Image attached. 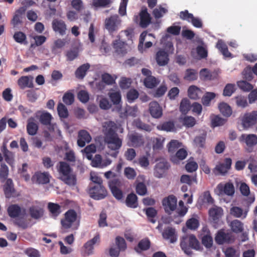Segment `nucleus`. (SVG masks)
<instances>
[{
  "label": "nucleus",
  "mask_w": 257,
  "mask_h": 257,
  "mask_svg": "<svg viewBox=\"0 0 257 257\" xmlns=\"http://www.w3.org/2000/svg\"><path fill=\"white\" fill-rule=\"evenodd\" d=\"M57 111L59 117L61 118H65L68 116L69 113L67 107L61 102L58 104Z\"/></svg>",
  "instance_id": "obj_44"
},
{
  "label": "nucleus",
  "mask_w": 257,
  "mask_h": 257,
  "mask_svg": "<svg viewBox=\"0 0 257 257\" xmlns=\"http://www.w3.org/2000/svg\"><path fill=\"white\" fill-rule=\"evenodd\" d=\"M149 110L151 115L154 118H160L162 115V109L157 101H152L149 104Z\"/></svg>",
  "instance_id": "obj_18"
},
{
  "label": "nucleus",
  "mask_w": 257,
  "mask_h": 257,
  "mask_svg": "<svg viewBox=\"0 0 257 257\" xmlns=\"http://www.w3.org/2000/svg\"><path fill=\"white\" fill-rule=\"evenodd\" d=\"M124 174L128 179H134L137 176V173L134 169L131 167H126L124 169Z\"/></svg>",
  "instance_id": "obj_61"
},
{
  "label": "nucleus",
  "mask_w": 257,
  "mask_h": 257,
  "mask_svg": "<svg viewBox=\"0 0 257 257\" xmlns=\"http://www.w3.org/2000/svg\"><path fill=\"white\" fill-rule=\"evenodd\" d=\"M188 243L190 247L196 250L200 249V244L196 237L193 234H189L183 238V240L181 242V246L182 249L186 248V243Z\"/></svg>",
  "instance_id": "obj_11"
},
{
  "label": "nucleus",
  "mask_w": 257,
  "mask_h": 257,
  "mask_svg": "<svg viewBox=\"0 0 257 257\" xmlns=\"http://www.w3.org/2000/svg\"><path fill=\"white\" fill-rule=\"evenodd\" d=\"M99 241V236L96 235L92 239L86 242L82 249L81 255L84 257L93 254L94 245Z\"/></svg>",
  "instance_id": "obj_8"
},
{
  "label": "nucleus",
  "mask_w": 257,
  "mask_h": 257,
  "mask_svg": "<svg viewBox=\"0 0 257 257\" xmlns=\"http://www.w3.org/2000/svg\"><path fill=\"white\" fill-rule=\"evenodd\" d=\"M226 121V119H224L218 115L214 116L211 118V126L215 127L222 125L225 124Z\"/></svg>",
  "instance_id": "obj_46"
},
{
  "label": "nucleus",
  "mask_w": 257,
  "mask_h": 257,
  "mask_svg": "<svg viewBox=\"0 0 257 257\" xmlns=\"http://www.w3.org/2000/svg\"><path fill=\"white\" fill-rule=\"evenodd\" d=\"M199 201H200L202 204H211L213 202V199L211 197L209 192L206 191L200 197Z\"/></svg>",
  "instance_id": "obj_50"
},
{
  "label": "nucleus",
  "mask_w": 257,
  "mask_h": 257,
  "mask_svg": "<svg viewBox=\"0 0 257 257\" xmlns=\"http://www.w3.org/2000/svg\"><path fill=\"white\" fill-rule=\"evenodd\" d=\"M63 101L66 105L72 104L74 101V96L72 93L66 92L63 96Z\"/></svg>",
  "instance_id": "obj_63"
},
{
  "label": "nucleus",
  "mask_w": 257,
  "mask_h": 257,
  "mask_svg": "<svg viewBox=\"0 0 257 257\" xmlns=\"http://www.w3.org/2000/svg\"><path fill=\"white\" fill-rule=\"evenodd\" d=\"M52 27L54 31L59 33L60 35L63 36L66 34L67 26L63 20L54 19L52 21Z\"/></svg>",
  "instance_id": "obj_13"
},
{
  "label": "nucleus",
  "mask_w": 257,
  "mask_h": 257,
  "mask_svg": "<svg viewBox=\"0 0 257 257\" xmlns=\"http://www.w3.org/2000/svg\"><path fill=\"white\" fill-rule=\"evenodd\" d=\"M183 124L187 127H193L195 123V119L192 116H185L182 120Z\"/></svg>",
  "instance_id": "obj_55"
},
{
  "label": "nucleus",
  "mask_w": 257,
  "mask_h": 257,
  "mask_svg": "<svg viewBox=\"0 0 257 257\" xmlns=\"http://www.w3.org/2000/svg\"><path fill=\"white\" fill-rule=\"evenodd\" d=\"M168 164L167 161L164 159H162L156 165L155 171L162 174L165 170L168 168Z\"/></svg>",
  "instance_id": "obj_47"
},
{
  "label": "nucleus",
  "mask_w": 257,
  "mask_h": 257,
  "mask_svg": "<svg viewBox=\"0 0 257 257\" xmlns=\"http://www.w3.org/2000/svg\"><path fill=\"white\" fill-rule=\"evenodd\" d=\"M65 217L61 219V223L64 229L77 230L80 224L79 220L77 218V214L73 209H70L65 212Z\"/></svg>",
  "instance_id": "obj_2"
},
{
  "label": "nucleus",
  "mask_w": 257,
  "mask_h": 257,
  "mask_svg": "<svg viewBox=\"0 0 257 257\" xmlns=\"http://www.w3.org/2000/svg\"><path fill=\"white\" fill-rule=\"evenodd\" d=\"M50 176L47 172H37L32 177L33 182L39 184H47L49 182Z\"/></svg>",
  "instance_id": "obj_19"
},
{
  "label": "nucleus",
  "mask_w": 257,
  "mask_h": 257,
  "mask_svg": "<svg viewBox=\"0 0 257 257\" xmlns=\"http://www.w3.org/2000/svg\"><path fill=\"white\" fill-rule=\"evenodd\" d=\"M209 214L214 220H216L222 216L223 210L220 207H214L209 210Z\"/></svg>",
  "instance_id": "obj_38"
},
{
  "label": "nucleus",
  "mask_w": 257,
  "mask_h": 257,
  "mask_svg": "<svg viewBox=\"0 0 257 257\" xmlns=\"http://www.w3.org/2000/svg\"><path fill=\"white\" fill-rule=\"evenodd\" d=\"M235 90V84L228 83L226 85L223 89V95L225 96H230Z\"/></svg>",
  "instance_id": "obj_54"
},
{
  "label": "nucleus",
  "mask_w": 257,
  "mask_h": 257,
  "mask_svg": "<svg viewBox=\"0 0 257 257\" xmlns=\"http://www.w3.org/2000/svg\"><path fill=\"white\" fill-rule=\"evenodd\" d=\"M230 213L231 215L236 218H245L246 217L247 212L236 206L232 207L230 210Z\"/></svg>",
  "instance_id": "obj_29"
},
{
  "label": "nucleus",
  "mask_w": 257,
  "mask_h": 257,
  "mask_svg": "<svg viewBox=\"0 0 257 257\" xmlns=\"http://www.w3.org/2000/svg\"><path fill=\"white\" fill-rule=\"evenodd\" d=\"M53 118L52 115L48 112H43L39 116V121L44 125L51 124V121Z\"/></svg>",
  "instance_id": "obj_37"
},
{
  "label": "nucleus",
  "mask_w": 257,
  "mask_h": 257,
  "mask_svg": "<svg viewBox=\"0 0 257 257\" xmlns=\"http://www.w3.org/2000/svg\"><path fill=\"white\" fill-rule=\"evenodd\" d=\"M137 196L133 193L129 194L126 199V205L131 208H136L138 206Z\"/></svg>",
  "instance_id": "obj_40"
},
{
  "label": "nucleus",
  "mask_w": 257,
  "mask_h": 257,
  "mask_svg": "<svg viewBox=\"0 0 257 257\" xmlns=\"http://www.w3.org/2000/svg\"><path fill=\"white\" fill-rule=\"evenodd\" d=\"M9 174V169L5 164H2L0 169V179L2 182H4L7 179Z\"/></svg>",
  "instance_id": "obj_58"
},
{
  "label": "nucleus",
  "mask_w": 257,
  "mask_h": 257,
  "mask_svg": "<svg viewBox=\"0 0 257 257\" xmlns=\"http://www.w3.org/2000/svg\"><path fill=\"white\" fill-rule=\"evenodd\" d=\"M13 39L15 42L21 45L28 44L26 35L21 31L16 32L13 35Z\"/></svg>",
  "instance_id": "obj_26"
},
{
  "label": "nucleus",
  "mask_w": 257,
  "mask_h": 257,
  "mask_svg": "<svg viewBox=\"0 0 257 257\" xmlns=\"http://www.w3.org/2000/svg\"><path fill=\"white\" fill-rule=\"evenodd\" d=\"M177 200L174 195H170L167 198H165L163 200V205L165 207L167 212L172 211L174 210L177 207Z\"/></svg>",
  "instance_id": "obj_15"
},
{
  "label": "nucleus",
  "mask_w": 257,
  "mask_h": 257,
  "mask_svg": "<svg viewBox=\"0 0 257 257\" xmlns=\"http://www.w3.org/2000/svg\"><path fill=\"white\" fill-rule=\"evenodd\" d=\"M228 225L231 231L234 233H240L243 230V224L239 220L234 219L230 221Z\"/></svg>",
  "instance_id": "obj_25"
},
{
  "label": "nucleus",
  "mask_w": 257,
  "mask_h": 257,
  "mask_svg": "<svg viewBox=\"0 0 257 257\" xmlns=\"http://www.w3.org/2000/svg\"><path fill=\"white\" fill-rule=\"evenodd\" d=\"M30 213L32 218L38 219L43 216V209L41 207L33 206L30 208Z\"/></svg>",
  "instance_id": "obj_36"
},
{
  "label": "nucleus",
  "mask_w": 257,
  "mask_h": 257,
  "mask_svg": "<svg viewBox=\"0 0 257 257\" xmlns=\"http://www.w3.org/2000/svg\"><path fill=\"white\" fill-rule=\"evenodd\" d=\"M8 212L11 217L15 218L23 216L25 214V210L17 205H12L8 208Z\"/></svg>",
  "instance_id": "obj_20"
},
{
  "label": "nucleus",
  "mask_w": 257,
  "mask_h": 257,
  "mask_svg": "<svg viewBox=\"0 0 257 257\" xmlns=\"http://www.w3.org/2000/svg\"><path fill=\"white\" fill-rule=\"evenodd\" d=\"M139 18L140 19L139 25L143 28H147L151 23L152 18L146 7L142 8L139 16H135L134 21L138 23Z\"/></svg>",
  "instance_id": "obj_5"
},
{
  "label": "nucleus",
  "mask_w": 257,
  "mask_h": 257,
  "mask_svg": "<svg viewBox=\"0 0 257 257\" xmlns=\"http://www.w3.org/2000/svg\"><path fill=\"white\" fill-rule=\"evenodd\" d=\"M24 12L25 10L22 8H20L16 11L12 20V24L14 27L18 26L22 23V15L24 14Z\"/></svg>",
  "instance_id": "obj_27"
},
{
  "label": "nucleus",
  "mask_w": 257,
  "mask_h": 257,
  "mask_svg": "<svg viewBox=\"0 0 257 257\" xmlns=\"http://www.w3.org/2000/svg\"><path fill=\"white\" fill-rule=\"evenodd\" d=\"M60 179L69 186H75L76 182L74 175L71 174L69 165L64 162H61L57 166Z\"/></svg>",
  "instance_id": "obj_1"
},
{
  "label": "nucleus",
  "mask_w": 257,
  "mask_h": 257,
  "mask_svg": "<svg viewBox=\"0 0 257 257\" xmlns=\"http://www.w3.org/2000/svg\"><path fill=\"white\" fill-rule=\"evenodd\" d=\"M89 193L91 198L95 200H100L107 195V191L102 185H90Z\"/></svg>",
  "instance_id": "obj_6"
},
{
  "label": "nucleus",
  "mask_w": 257,
  "mask_h": 257,
  "mask_svg": "<svg viewBox=\"0 0 257 257\" xmlns=\"http://www.w3.org/2000/svg\"><path fill=\"white\" fill-rule=\"evenodd\" d=\"M237 84L238 87L244 91H249L253 88L252 85L244 80L238 81Z\"/></svg>",
  "instance_id": "obj_51"
},
{
  "label": "nucleus",
  "mask_w": 257,
  "mask_h": 257,
  "mask_svg": "<svg viewBox=\"0 0 257 257\" xmlns=\"http://www.w3.org/2000/svg\"><path fill=\"white\" fill-rule=\"evenodd\" d=\"M111 3V0H93L92 3L93 6L97 8L108 7Z\"/></svg>",
  "instance_id": "obj_56"
},
{
  "label": "nucleus",
  "mask_w": 257,
  "mask_h": 257,
  "mask_svg": "<svg viewBox=\"0 0 257 257\" xmlns=\"http://www.w3.org/2000/svg\"><path fill=\"white\" fill-rule=\"evenodd\" d=\"M90 68V65L88 63L84 64L79 66L75 71V76L78 78L82 79L86 75V72Z\"/></svg>",
  "instance_id": "obj_28"
},
{
  "label": "nucleus",
  "mask_w": 257,
  "mask_h": 257,
  "mask_svg": "<svg viewBox=\"0 0 257 257\" xmlns=\"http://www.w3.org/2000/svg\"><path fill=\"white\" fill-rule=\"evenodd\" d=\"M91 140L90 134L85 130H81L78 133L77 145L80 147H83L86 143H89Z\"/></svg>",
  "instance_id": "obj_17"
},
{
  "label": "nucleus",
  "mask_w": 257,
  "mask_h": 257,
  "mask_svg": "<svg viewBox=\"0 0 257 257\" xmlns=\"http://www.w3.org/2000/svg\"><path fill=\"white\" fill-rule=\"evenodd\" d=\"M136 190L137 193L141 196H144L147 193V188L144 182H141L136 183Z\"/></svg>",
  "instance_id": "obj_49"
},
{
  "label": "nucleus",
  "mask_w": 257,
  "mask_h": 257,
  "mask_svg": "<svg viewBox=\"0 0 257 257\" xmlns=\"http://www.w3.org/2000/svg\"><path fill=\"white\" fill-rule=\"evenodd\" d=\"M226 257H239V252L232 247L227 248L225 252Z\"/></svg>",
  "instance_id": "obj_64"
},
{
  "label": "nucleus",
  "mask_w": 257,
  "mask_h": 257,
  "mask_svg": "<svg viewBox=\"0 0 257 257\" xmlns=\"http://www.w3.org/2000/svg\"><path fill=\"white\" fill-rule=\"evenodd\" d=\"M187 155V151L184 149H180L176 153V156L172 157L171 158L172 161L174 163H177L178 161L177 159L180 160H184L186 158Z\"/></svg>",
  "instance_id": "obj_43"
},
{
  "label": "nucleus",
  "mask_w": 257,
  "mask_h": 257,
  "mask_svg": "<svg viewBox=\"0 0 257 257\" xmlns=\"http://www.w3.org/2000/svg\"><path fill=\"white\" fill-rule=\"evenodd\" d=\"M198 78V72L197 70L193 69H187L184 76V79L189 81H192L197 80Z\"/></svg>",
  "instance_id": "obj_32"
},
{
  "label": "nucleus",
  "mask_w": 257,
  "mask_h": 257,
  "mask_svg": "<svg viewBox=\"0 0 257 257\" xmlns=\"http://www.w3.org/2000/svg\"><path fill=\"white\" fill-rule=\"evenodd\" d=\"M219 195H226L229 197H232L235 193V189L233 184L231 182L220 183L216 187Z\"/></svg>",
  "instance_id": "obj_10"
},
{
  "label": "nucleus",
  "mask_w": 257,
  "mask_h": 257,
  "mask_svg": "<svg viewBox=\"0 0 257 257\" xmlns=\"http://www.w3.org/2000/svg\"><path fill=\"white\" fill-rule=\"evenodd\" d=\"M35 40L34 44H31V47H35L36 46H40L43 44L46 41V37L42 35H37L33 37Z\"/></svg>",
  "instance_id": "obj_53"
},
{
  "label": "nucleus",
  "mask_w": 257,
  "mask_h": 257,
  "mask_svg": "<svg viewBox=\"0 0 257 257\" xmlns=\"http://www.w3.org/2000/svg\"><path fill=\"white\" fill-rule=\"evenodd\" d=\"M216 47L224 57L231 56V54L229 52L227 45L221 40L218 41Z\"/></svg>",
  "instance_id": "obj_31"
},
{
  "label": "nucleus",
  "mask_w": 257,
  "mask_h": 257,
  "mask_svg": "<svg viewBox=\"0 0 257 257\" xmlns=\"http://www.w3.org/2000/svg\"><path fill=\"white\" fill-rule=\"evenodd\" d=\"M155 59L159 66H165L168 63L169 61V54L165 50L160 49L156 53Z\"/></svg>",
  "instance_id": "obj_14"
},
{
  "label": "nucleus",
  "mask_w": 257,
  "mask_h": 257,
  "mask_svg": "<svg viewBox=\"0 0 257 257\" xmlns=\"http://www.w3.org/2000/svg\"><path fill=\"white\" fill-rule=\"evenodd\" d=\"M182 144L177 140H172L168 145V151L174 153L178 148L181 147Z\"/></svg>",
  "instance_id": "obj_52"
},
{
  "label": "nucleus",
  "mask_w": 257,
  "mask_h": 257,
  "mask_svg": "<svg viewBox=\"0 0 257 257\" xmlns=\"http://www.w3.org/2000/svg\"><path fill=\"white\" fill-rule=\"evenodd\" d=\"M126 46V44L120 40H116L113 43V47L118 55H123L127 53Z\"/></svg>",
  "instance_id": "obj_24"
},
{
  "label": "nucleus",
  "mask_w": 257,
  "mask_h": 257,
  "mask_svg": "<svg viewBox=\"0 0 257 257\" xmlns=\"http://www.w3.org/2000/svg\"><path fill=\"white\" fill-rule=\"evenodd\" d=\"M257 122V111H252L249 113H245L241 119L243 127L247 128L255 124Z\"/></svg>",
  "instance_id": "obj_9"
},
{
  "label": "nucleus",
  "mask_w": 257,
  "mask_h": 257,
  "mask_svg": "<svg viewBox=\"0 0 257 257\" xmlns=\"http://www.w3.org/2000/svg\"><path fill=\"white\" fill-rule=\"evenodd\" d=\"M48 207L50 212L51 216L55 218L57 217L60 214L61 212V207L57 204L54 203H49Z\"/></svg>",
  "instance_id": "obj_33"
},
{
  "label": "nucleus",
  "mask_w": 257,
  "mask_h": 257,
  "mask_svg": "<svg viewBox=\"0 0 257 257\" xmlns=\"http://www.w3.org/2000/svg\"><path fill=\"white\" fill-rule=\"evenodd\" d=\"M165 139L163 137L154 138L153 140V149L154 150L158 151L161 150L163 147V143Z\"/></svg>",
  "instance_id": "obj_45"
},
{
  "label": "nucleus",
  "mask_w": 257,
  "mask_h": 257,
  "mask_svg": "<svg viewBox=\"0 0 257 257\" xmlns=\"http://www.w3.org/2000/svg\"><path fill=\"white\" fill-rule=\"evenodd\" d=\"M82 152L85 153V156L88 160H90L92 159V153H94L96 152V147L93 144H91L87 146L84 150H82Z\"/></svg>",
  "instance_id": "obj_48"
},
{
  "label": "nucleus",
  "mask_w": 257,
  "mask_h": 257,
  "mask_svg": "<svg viewBox=\"0 0 257 257\" xmlns=\"http://www.w3.org/2000/svg\"><path fill=\"white\" fill-rule=\"evenodd\" d=\"M167 12V10L161 6L159 8L155 9L153 11V15L156 19H159L163 17V15Z\"/></svg>",
  "instance_id": "obj_62"
},
{
  "label": "nucleus",
  "mask_w": 257,
  "mask_h": 257,
  "mask_svg": "<svg viewBox=\"0 0 257 257\" xmlns=\"http://www.w3.org/2000/svg\"><path fill=\"white\" fill-rule=\"evenodd\" d=\"M162 236L164 239L171 243L175 242L177 240L175 229L171 227H168L162 232Z\"/></svg>",
  "instance_id": "obj_16"
},
{
  "label": "nucleus",
  "mask_w": 257,
  "mask_h": 257,
  "mask_svg": "<svg viewBox=\"0 0 257 257\" xmlns=\"http://www.w3.org/2000/svg\"><path fill=\"white\" fill-rule=\"evenodd\" d=\"M104 142L107 147L113 151L118 150L122 145V140L118 138L114 130H105Z\"/></svg>",
  "instance_id": "obj_3"
},
{
  "label": "nucleus",
  "mask_w": 257,
  "mask_h": 257,
  "mask_svg": "<svg viewBox=\"0 0 257 257\" xmlns=\"http://www.w3.org/2000/svg\"><path fill=\"white\" fill-rule=\"evenodd\" d=\"M144 82L146 87L153 88L159 83L160 81L154 76H150L144 79Z\"/></svg>",
  "instance_id": "obj_34"
},
{
  "label": "nucleus",
  "mask_w": 257,
  "mask_h": 257,
  "mask_svg": "<svg viewBox=\"0 0 257 257\" xmlns=\"http://www.w3.org/2000/svg\"><path fill=\"white\" fill-rule=\"evenodd\" d=\"M235 237L232 232L223 230L219 231L215 237L216 242L219 244L232 243Z\"/></svg>",
  "instance_id": "obj_7"
},
{
  "label": "nucleus",
  "mask_w": 257,
  "mask_h": 257,
  "mask_svg": "<svg viewBox=\"0 0 257 257\" xmlns=\"http://www.w3.org/2000/svg\"><path fill=\"white\" fill-rule=\"evenodd\" d=\"M4 191L7 198H10L12 196L14 192V188L12 179H8L7 180L4 185Z\"/></svg>",
  "instance_id": "obj_30"
},
{
  "label": "nucleus",
  "mask_w": 257,
  "mask_h": 257,
  "mask_svg": "<svg viewBox=\"0 0 257 257\" xmlns=\"http://www.w3.org/2000/svg\"><path fill=\"white\" fill-rule=\"evenodd\" d=\"M216 96L214 92H207L202 97V103L204 106L210 105L211 101Z\"/></svg>",
  "instance_id": "obj_41"
},
{
  "label": "nucleus",
  "mask_w": 257,
  "mask_h": 257,
  "mask_svg": "<svg viewBox=\"0 0 257 257\" xmlns=\"http://www.w3.org/2000/svg\"><path fill=\"white\" fill-rule=\"evenodd\" d=\"M200 78L203 80H211L212 79V75L207 69L204 68L200 72Z\"/></svg>",
  "instance_id": "obj_57"
},
{
  "label": "nucleus",
  "mask_w": 257,
  "mask_h": 257,
  "mask_svg": "<svg viewBox=\"0 0 257 257\" xmlns=\"http://www.w3.org/2000/svg\"><path fill=\"white\" fill-rule=\"evenodd\" d=\"M190 101L187 98H183L181 101L180 110L183 113L187 112L190 108Z\"/></svg>",
  "instance_id": "obj_59"
},
{
  "label": "nucleus",
  "mask_w": 257,
  "mask_h": 257,
  "mask_svg": "<svg viewBox=\"0 0 257 257\" xmlns=\"http://www.w3.org/2000/svg\"><path fill=\"white\" fill-rule=\"evenodd\" d=\"M128 138L130 140V146L137 147L142 145L144 143L142 137L137 133L128 134Z\"/></svg>",
  "instance_id": "obj_22"
},
{
  "label": "nucleus",
  "mask_w": 257,
  "mask_h": 257,
  "mask_svg": "<svg viewBox=\"0 0 257 257\" xmlns=\"http://www.w3.org/2000/svg\"><path fill=\"white\" fill-rule=\"evenodd\" d=\"M219 109L222 115L226 117L230 116L232 114L231 107L226 103L221 102L218 105Z\"/></svg>",
  "instance_id": "obj_35"
},
{
  "label": "nucleus",
  "mask_w": 257,
  "mask_h": 257,
  "mask_svg": "<svg viewBox=\"0 0 257 257\" xmlns=\"http://www.w3.org/2000/svg\"><path fill=\"white\" fill-rule=\"evenodd\" d=\"M203 92L195 85L190 86L188 89V94L192 99H198L202 95Z\"/></svg>",
  "instance_id": "obj_23"
},
{
  "label": "nucleus",
  "mask_w": 257,
  "mask_h": 257,
  "mask_svg": "<svg viewBox=\"0 0 257 257\" xmlns=\"http://www.w3.org/2000/svg\"><path fill=\"white\" fill-rule=\"evenodd\" d=\"M121 20L117 15L111 16L105 20V29L110 35L116 33L121 26Z\"/></svg>",
  "instance_id": "obj_4"
},
{
  "label": "nucleus",
  "mask_w": 257,
  "mask_h": 257,
  "mask_svg": "<svg viewBox=\"0 0 257 257\" xmlns=\"http://www.w3.org/2000/svg\"><path fill=\"white\" fill-rule=\"evenodd\" d=\"M206 135H202L201 136L196 137L194 140V144L196 147L203 148L205 142Z\"/></svg>",
  "instance_id": "obj_60"
},
{
  "label": "nucleus",
  "mask_w": 257,
  "mask_h": 257,
  "mask_svg": "<svg viewBox=\"0 0 257 257\" xmlns=\"http://www.w3.org/2000/svg\"><path fill=\"white\" fill-rule=\"evenodd\" d=\"M18 84L22 89L26 88H32L34 87L33 78L28 76H21L18 80Z\"/></svg>",
  "instance_id": "obj_21"
},
{
  "label": "nucleus",
  "mask_w": 257,
  "mask_h": 257,
  "mask_svg": "<svg viewBox=\"0 0 257 257\" xmlns=\"http://www.w3.org/2000/svg\"><path fill=\"white\" fill-rule=\"evenodd\" d=\"M244 139L247 146L251 147L257 144V137L254 135H243L241 137Z\"/></svg>",
  "instance_id": "obj_39"
},
{
  "label": "nucleus",
  "mask_w": 257,
  "mask_h": 257,
  "mask_svg": "<svg viewBox=\"0 0 257 257\" xmlns=\"http://www.w3.org/2000/svg\"><path fill=\"white\" fill-rule=\"evenodd\" d=\"M231 164L232 161L230 158L225 159L223 163H219L216 165L214 169V173L217 175H224L230 169Z\"/></svg>",
  "instance_id": "obj_12"
},
{
  "label": "nucleus",
  "mask_w": 257,
  "mask_h": 257,
  "mask_svg": "<svg viewBox=\"0 0 257 257\" xmlns=\"http://www.w3.org/2000/svg\"><path fill=\"white\" fill-rule=\"evenodd\" d=\"M108 95L113 104L118 105L121 102V97L119 91L110 92Z\"/></svg>",
  "instance_id": "obj_42"
}]
</instances>
